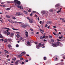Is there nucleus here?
Listing matches in <instances>:
<instances>
[{"label":"nucleus","mask_w":65,"mask_h":65,"mask_svg":"<svg viewBox=\"0 0 65 65\" xmlns=\"http://www.w3.org/2000/svg\"><path fill=\"white\" fill-rule=\"evenodd\" d=\"M20 60H23V58H20Z\"/></svg>","instance_id":"8fccbe9b"},{"label":"nucleus","mask_w":65,"mask_h":65,"mask_svg":"<svg viewBox=\"0 0 65 65\" xmlns=\"http://www.w3.org/2000/svg\"><path fill=\"white\" fill-rule=\"evenodd\" d=\"M14 34H13V33H11V37H12V36H13Z\"/></svg>","instance_id":"a878e982"},{"label":"nucleus","mask_w":65,"mask_h":65,"mask_svg":"<svg viewBox=\"0 0 65 65\" xmlns=\"http://www.w3.org/2000/svg\"><path fill=\"white\" fill-rule=\"evenodd\" d=\"M52 23V21H47V24H51Z\"/></svg>","instance_id":"39448f33"},{"label":"nucleus","mask_w":65,"mask_h":65,"mask_svg":"<svg viewBox=\"0 0 65 65\" xmlns=\"http://www.w3.org/2000/svg\"><path fill=\"white\" fill-rule=\"evenodd\" d=\"M43 41H44V42L46 41V40L45 39H44V40Z\"/></svg>","instance_id":"774afa93"},{"label":"nucleus","mask_w":65,"mask_h":65,"mask_svg":"<svg viewBox=\"0 0 65 65\" xmlns=\"http://www.w3.org/2000/svg\"><path fill=\"white\" fill-rule=\"evenodd\" d=\"M17 37L18 38H19V37H20V35H17Z\"/></svg>","instance_id":"b1692460"},{"label":"nucleus","mask_w":65,"mask_h":65,"mask_svg":"<svg viewBox=\"0 0 65 65\" xmlns=\"http://www.w3.org/2000/svg\"><path fill=\"white\" fill-rule=\"evenodd\" d=\"M29 22L31 23H33V19L31 18L30 20H29Z\"/></svg>","instance_id":"7ed1b4c3"},{"label":"nucleus","mask_w":65,"mask_h":65,"mask_svg":"<svg viewBox=\"0 0 65 65\" xmlns=\"http://www.w3.org/2000/svg\"><path fill=\"white\" fill-rule=\"evenodd\" d=\"M8 46L10 48V47H11V45H10V44L8 45Z\"/></svg>","instance_id":"c85d7f7f"},{"label":"nucleus","mask_w":65,"mask_h":65,"mask_svg":"<svg viewBox=\"0 0 65 65\" xmlns=\"http://www.w3.org/2000/svg\"><path fill=\"white\" fill-rule=\"evenodd\" d=\"M7 58H8V57H9V55H7L6 56Z\"/></svg>","instance_id":"0e129e2a"},{"label":"nucleus","mask_w":65,"mask_h":65,"mask_svg":"<svg viewBox=\"0 0 65 65\" xmlns=\"http://www.w3.org/2000/svg\"><path fill=\"white\" fill-rule=\"evenodd\" d=\"M33 32H31V34H33Z\"/></svg>","instance_id":"338daca9"},{"label":"nucleus","mask_w":65,"mask_h":65,"mask_svg":"<svg viewBox=\"0 0 65 65\" xmlns=\"http://www.w3.org/2000/svg\"><path fill=\"white\" fill-rule=\"evenodd\" d=\"M60 11H61V10H59V11H58L57 12V13H58L59 12H60Z\"/></svg>","instance_id":"5fc2aeb1"},{"label":"nucleus","mask_w":65,"mask_h":65,"mask_svg":"<svg viewBox=\"0 0 65 65\" xmlns=\"http://www.w3.org/2000/svg\"><path fill=\"white\" fill-rule=\"evenodd\" d=\"M0 38H3V36H2V35L1 34H0Z\"/></svg>","instance_id":"f3484780"},{"label":"nucleus","mask_w":65,"mask_h":65,"mask_svg":"<svg viewBox=\"0 0 65 65\" xmlns=\"http://www.w3.org/2000/svg\"><path fill=\"white\" fill-rule=\"evenodd\" d=\"M20 26L21 27H22V28H26L28 26L27 25H25L23 24H22Z\"/></svg>","instance_id":"f03ea898"},{"label":"nucleus","mask_w":65,"mask_h":65,"mask_svg":"<svg viewBox=\"0 0 65 65\" xmlns=\"http://www.w3.org/2000/svg\"><path fill=\"white\" fill-rule=\"evenodd\" d=\"M7 10H10V8H7L6 9Z\"/></svg>","instance_id":"09e8293b"},{"label":"nucleus","mask_w":65,"mask_h":65,"mask_svg":"<svg viewBox=\"0 0 65 65\" xmlns=\"http://www.w3.org/2000/svg\"><path fill=\"white\" fill-rule=\"evenodd\" d=\"M8 40L10 41H11L12 40L11 39H8Z\"/></svg>","instance_id":"a19ab883"},{"label":"nucleus","mask_w":65,"mask_h":65,"mask_svg":"<svg viewBox=\"0 0 65 65\" xmlns=\"http://www.w3.org/2000/svg\"><path fill=\"white\" fill-rule=\"evenodd\" d=\"M16 14L19 15V12H17L16 13Z\"/></svg>","instance_id":"4d7b16f0"},{"label":"nucleus","mask_w":65,"mask_h":65,"mask_svg":"<svg viewBox=\"0 0 65 65\" xmlns=\"http://www.w3.org/2000/svg\"><path fill=\"white\" fill-rule=\"evenodd\" d=\"M20 39L21 41H24V40H23V38L22 37L20 38Z\"/></svg>","instance_id":"6e6552de"},{"label":"nucleus","mask_w":65,"mask_h":65,"mask_svg":"<svg viewBox=\"0 0 65 65\" xmlns=\"http://www.w3.org/2000/svg\"><path fill=\"white\" fill-rule=\"evenodd\" d=\"M45 38V36H43V37L41 36L40 37V39H43V38Z\"/></svg>","instance_id":"20e7f679"},{"label":"nucleus","mask_w":65,"mask_h":65,"mask_svg":"<svg viewBox=\"0 0 65 65\" xmlns=\"http://www.w3.org/2000/svg\"><path fill=\"white\" fill-rule=\"evenodd\" d=\"M31 9H29L28 10V11L29 12H31Z\"/></svg>","instance_id":"c9c22d12"},{"label":"nucleus","mask_w":65,"mask_h":65,"mask_svg":"<svg viewBox=\"0 0 65 65\" xmlns=\"http://www.w3.org/2000/svg\"><path fill=\"white\" fill-rule=\"evenodd\" d=\"M19 57V58H21L22 57V55H19L18 56Z\"/></svg>","instance_id":"72a5a7b5"},{"label":"nucleus","mask_w":65,"mask_h":65,"mask_svg":"<svg viewBox=\"0 0 65 65\" xmlns=\"http://www.w3.org/2000/svg\"><path fill=\"white\" fill-rule=\"evenodd\" d=\"M24 62H22L21 63L22 64V65L23 64H24Z\"/></svg>","instance_id":"052dcab7"},{"label":"nucleus","mask_w":65,"mask_h":65,"mask_svg":"<svg viewBox=\"0 0 65 65\" xmlns=\"http://www.w3.org/2000/svg\"><path fill=\"white\" fill-rule=\"evenodd\" d=\"M8 21H9V22H11V20L9 19V20H8Z\"/></svg>","instance_id":"680f3d73"},{"label":"nucleus","mask_w":65,"mask_h":65,"mask_svg":"<svg viewBox=\"0 0 65 65\" xmlns=\"http://www.w3.org/2000/svg\"><path fill=\"white\" fill-rule=\"evenodd\" d=\"M32 13H36V11H32Z\"/></svg>","instance_id":"de8ad7c7"},{"label":"nucleus","mask_w":65,"mask_h":65,"mask_svg":"<svg viewBox=\"0 0 65 65\" xmlns=\"http://www.w3.org/2000/svg\"><path fill=\"white\" fill-rule=\"evenodd\" d=\"M27 43L28 45H30V42L29 41H28L27 42Z\"/></svg>","instance_id":"f8f14e48"},{"label":"nucleus","mask_w":65,"mask_h":65,"mask_svg":"<svg viewBox=\"0 0 65 65\" xmlns=\"http://www.w3.org/2000/svg\"><path fill=\"white\" fill-rule=\"evenodd\" d=\"M25 9H26L28 10V8L27 7H25L24 8Z\"/></svg>","instance_id":"4c0bfd02"},{"label":"nucleus","mask_w":65,"mask_h":65,"mask_svg":"<svg viewBox=\"0 0 65 65\" xmlns=\"http://www.w3.org/2000/svg\"><path fill=\"white\" fill-rule=\"evenodd\" d=\"M13 2H8L7 3H13Z\"/></svg>","instance_id":"4468645a"},{"label":"nucleus","mask_w":65,"mask_h":65,"mask_svg":"<svg viewBox=\"0 0 65 65\" xmlns=\"http://www.w3.org/2000/svg\"><path fill=\"white\" fill-rule=\"evenodd\" d=\"M45 38V39L48 38V36H45V38Z\"/></svg>","instance_id":"c756f323"},{"label":"nucleus","mask_w":65,"mask_h":65,"mask_svg":"<svg viewBox=\"0 0 65 65\" xmlns=\"http://www.w3.org/2000/svg\"><path fill=\"white\" fill-rule=\"evenodd\" d=\"M22 13L20 12H19V15H22Z\"/></svg>","instance_id":"ea45409f"},{"label":"nucleus","mask_w":65,"mask_h":65,"mask_svg":"<svg viewBox=\"0 0 65 65\" xmlns=\"http://www.w3.org/2000/svg\"><path fill=\"white\" fill-rule=\"evenodd\" d=\"M6 17L7 18H10V16H9L8 15H6Z\"/></svg>","instance_id":"9b49d317"},{"label":"nucleus","mask_w":65,"mask_h":65,"mask_svg":"<svg viewBox=\"0 0 65 65\" xmlns=\"http://www.w3.org/2000/svg\"><path fill=\"white\" fill-rule=\"evenodd\" d=\"M60 20H63V19L62 18H60Z\"/></svg>","instance_id":"69168bd1"},{"label":"nucleus","mask_w":65,"mask_h":65,"mask_svg":"<svg viewBox=\"0 0 65 65\" xmlns=\"http://www.w3.org/2000/svg\"><path fill=\"white\" fill-rule=\"evenodd\" d=\"M46 57H44V60H46Z\"/></svg>","instance_id":"37998d69"},{"label":"nucleus","mask_w":65,"mask_h":65,"mask_svg":"<svg viewBox=\"0 0 65 65\" xmlns=\"http://www.w3.org/2000/svg\"><path fill=\"white\" fill-rule=\"evenodd\" d=\"M49 37L50 38H52V37H53V36H49Z\"/></svg>","instance_id":"393cba45"},{"label":"nucleus","mask_w":65,"mask_h":65,"mask_svg":"<svg viewBox=\"0 0 65 65\" xmlns=\"http://www.w3.org/2000/svg\"><path fill=\"white\" fill-rule=\"evenodd\" d=\"M30 17H32V13H31L30 15Z\"/></svg>","instance_id":"6e6d98bb"},{"label":"nucleus","mask_w":65,"mask_h":65,"mask_svg":"<svg viewBox=\"0 0 65 65\" xmlns=\"http://www.w3.org/2000/svg\"><path fill=\"white\" fill-rule=\"evenodd\" d=\"M60 6L59 4H57L55 5V7H58V6Z\"/></svg>","instance_id":"1a4fd4ad"},{"label":"nucleus","mask_w":65,"mask_h":65,"mask_svg":"<svg viewBox=\"0 0 65 65\" xmlns=\"http://www.w3.org/2000/svg\"><path fill=\"white\" fill-rule=\"evenodd\" d=\"M53 45L54 47H57V46H58V45H57V44L56 43L54 44Z\"/></svg>","instance_id":"423d86ee"},{"label":"nucleus","mask_w":65,"mask_h":65,"mask_svg":"<svg viewBox=\"0 0 65 65\" xmlns=\"http://www.w3.org/2000/svg\"><path fill=\"white\" fill-rule=\"evenodd\" d=\"M4 29H7V30H10V29L8 28H4Z\"/></svg>","instance_id":"4be33fe9"},{"label":"nucleus","mask_w":65,"mask_h":65,"mask_svg":"<svg viewBox=\"0 0 65 65\" xmlns=\"http://www.w3.org/2000/svg\"><path fill=\"white\" fill-rule=\"evenodd\" d=\"M50 41H51V42H54V40L53 39L51 40Z\"/></svg>","instance_id":"ddd939ff"},{"label":"nucleus","mask_w":65,"mask_h":65,"mask_svg":"<svg viewBox=\"0 0 65 65\" xmlns=\"http://www.w3.org/2000/svg\"><path fill=\"white\" fill-rule=\"evenodd\" d=\"M48 25L47 24H46L45 25V27H47Z\"/></svg>","instance_id":"3c124183"},{"label":"nucleus","mask_w":65,"mask_h":65,"mask_svg":"<svg viewBox=\"0 0 65 65\" xmlns=\"http://www.w3.org/2000/svg\"><path fill=\"white\" fill-rule=\"evenodd\" d=\"M35 15L36 17V18H37V17H38L37 15L36 14H35Z\"/></svg>","instance_id":"bf43d9fd"},{"label":"nucleus","mask_w":65,"mask_h":65,"mask_svg":"<svg viewBox=\"0 0 65 65\" xmlns=\"http://www.w3.org/2000/svg\"><path fill=\"white\" fill-rule=\"evenodd\" d=\"M35 44H37V42H35Z\"/></svg>","instance_id":"603ef678"},{"label":"nucleus","mask_w":65,"mask_h":65,"mask_svg":"<svg viewBox=\"0 0 65 65\" xmlns=\"http://www.w3.org/2000/svg\"><path fill=\"white\" fill-rule=\"evenodd\" d=\"M25 35L26 37H28V35L27 34H25Z\"/></svg>","instance_id":"e433bc0d"},{"label":"nucleus","mask_w":65,"mask_h":65,"mask_svg":"<svg viewBox=\"0 0 65 65\" xmlns=\"http://www.w3.org/2000/svg\"><path fill=\"white\" fill-rule=\"evenodd\" d=\"M10 22L12 24H13V23H14V22H13V21L11 20V22Z\"/></svg>","instance_id":"cd10ccee"},{"label":"nucleus","mask_w":65,"mask_h":65,"mask_svg":"<svg viewBox=\"0 0 65 65\" xmlns=\"http://www.w3.org/2000/svg\"><path fill=\"white\" fill-rule=\"evenodd\" d=\"M36 47L37 48H39V47L38 45L36 46Z\"/></svg>","instance_id":"5701e85b"},{"label":"nucleus","mask_w":65,"mask_h":65,"mask_svg":"<svg viewBox=\"0 0 65 65\" xmlns=\"http://www.w3.org/2000/svg\"><path fill=\"white\" fill-rule=\"evenodd\" d=\"M44 43H43L42 44H41V46H44Z\"/></svg>","instance_id":"a18cd8bd"},{"label":"nucleus","mask_w":65,"mask_h":65,"mask_svg":"<svg viewBox=\"0 0 65 65\" xmlns=\"http://www.w3.org/2000/svg\"><path fill=\"white\" fill-rule=\"evenodd\" d=\"M4 51H5V53H7V54H8L9 53V52H8L7 50H5Z\"/></svg>","instance_id":"2eb2a0df"},{"label":"nucleus","mask_w":65,"mask_h":65,"mask_svg":"<svg viewBox=\"0 0 65 65\" xmlns=\"http://www.w3.org/2000/svg\"><path fill=\"white\" fill-rule=\"evenodd\" d=\"M17 7H18V8H20V6H19V5H18L17 6Z\"/></svg>","instance_id":"13d9d810"},{"label":"nucleus","mask_w":65,"mask_h":65,"mask_svg":"<svg viewBox=\"0 0 65 65\" xmlns=\"http://www.w3.org/2000/svg\"><path fill=\"white\" fill-rule=\"evenodd\" d=\"M13 30H18V29H15L14 28H13Z\"/></svg>","instance_id":"c03bdc74"},{"label":"nucleus","mask_w":65,"mask_h":65,"mask_svg":"<svg viewBox=\"0 0 65 65\" xmlns=\"http://www.w3.org/2000/svg\"><path fill=\"white\" fill-rule=\"evenodd\" d=\"M19 8L20 9H23V7L21 6H20Z\"/></svg>","instance_id":"58836bf2"},{"label":"nucleus","mask_w":65,"mask_h":65,"mask_svg":"<svg viewBox=\"0 0 65 65\" xmlns=\"http://www.w3.org/2000/svg\"><path fill=\"white\" fill-rule=\"evenodd\" d=\"M7 35H9L10 34V32H7Z\"/></svg>","instance_id":"473e14b6"},{"label":"nucleus","mask_w":65,"mask_h":65,"mask_svg":"<svg viewBox=\"0 0 65 65\" xmlns=\"http://www.w3.org/2000/svg\"><path fill=\"white\" fill-rule=\"evenodd\" d=\"M41 13H43V14H45V11H41Z\"/></svg>","instance_id":"a211bd4d"},{"label":"nucleus","mask_w":65,"mask_h":65,"mask_svg":"<svg viewBox=\"0 0 65 65\" xmlns=\"http://www.w3.org/2000/svg\"><path fill=\"white\" fill-rule=\"evenodd\" d=\"M38 46L39 47L41 46V43H39V45Z\"/></svg>","instance_id":"6ab92c4d"},{"label":"nucleus","mask_w":65,"mask_h":65,"mask_svg":"<svg viewBox=\"0 0 65 65\" xmlns=\"http://www.w3.org/2000/svg\"><path fill=\"white\" fill-rule=\"evenodd\" d=\"M60 42H59V41H58V42H57L56 43L57 45H59V44H60Z\"/></svg>","instance_id":"9d476101"},{"label":"nucleus","mask_w":65,"mask_h":65,"mask_svg":"<svg viewBox=\"0 0 65 65\" xmlns=\"http://www.w3.org/2000/svg\"><path fill=\"white\" fill-rule=\"evenodd\" d=\"M62 38H63V36H61V37H59V39H62Z\"/></svg>","instance_id":"412c9836"},{"label":"nucleus","mask_w":65,"mask_h":65,"mask_svg":"<svg viewBox=\"0 0 65 65\" xmlns=\"http://www.w3.org/2000/svg\"><path fill=\"white\" fill-rule=\"evenodd\" d=\"M62 58L63 59H65V57L64 56H63L62 57Z\"/></svg>","instance_id":"49530a36"},{"label":"nucleus","mask_w":65,"mask_h":65,"mask_svg":"<svg viewBox=\"0 0 65 65\" xmlns=\"http://www.w3.org/2000/svg\"><path fill=\"white\" fill-rule=\"evenodd\" d=\"M16 46L17 47H19V45H18V44H17L16 45Z\"/></svg>","instance_id":"f704fd0d"},{"label":"nucleus","mask_w":65,"mask_h":65,"mask_svg":"<svg viewBox=\"0 0 65 65\" xmlns=\"http://www.w3.org/2000/svg\"><path fill=\"white\" fill-rule=\"evenodd\" d=\"M14 3L15 4H17L18 5H20L21 4V2L18 0H14Z\"/></svg>","instance_id":"f257e3e1"},{"label":"nucleus","mask_w":65,"mask_h":65,"mask_svg":"<svg viewBox=\"0 0 65 65\" xmlns=\"http://www.w3.org/2000/svg\"><path fill=\"white\" fill-rule=\"evenodd\" d=\"M50 12H53V10H50Z\"/></svg>","instance_id":"864d4df0"},{"label":"nucleus","mask_w":65,"mask_h":65,"mask_svg":"<svg viewBox=\"0 0 65 65\" xmlns=\"http://www.w3.org/2000/svg\"><path fill=\"white\" fill-rule=\"evenodd\" d=\"M4 41H5V42H7V40H6V39H5V40Z\"/></svg>","instance_id":"79ce46f5"},{"label":"nucleus","mask_w":65,"mask_h":65,"mask_svg":"<svg viewBox=\"0 0 65 65\" xmlns=\"http://www.w3.org/2000/svg\"><path fill=\"white\" fill-rule=\"evenodd\" d=\"M21 54L22 55H25V53L24 52H22L21 53Z\"/></svg>","instance_id":"7c9ffc66"},{"label":"nucleus","mask_w":65,"mask_h":65,"mask_svg":"<svg viewBox=\"0 0 65 65\" xmlns=\"http://www.w3.org/2000/svg\"><path fill=\"white\" fill-rule=\"evenodd\" d=\"M12 18L14 20H15V19H17V18H15V17H12Z\"/></svg>","instance_id":"aec40b11"},{"label":"nucleus","mask_w":65,"mask_h":65,"mask_svg":"<svg viewBox=\"0 0 65 65\" xmlns=\"http://www.w3.org/2000/svg\"><path fill=\"white\" fill-rule=\"evenodd\" d=\"M15 65H18L19 64V61H16L15 62Z\"/></svg>","instance_id":"0eeeda50"},{"label":"nucleus","mask_w":65,"mask_h":65,"mask_svg":"<svg viewBox=\"0 0 65 65\" xmlns=\"http://www.w3.org/2000/svg\"><path fill=\"white\" fill-rule=\"evenodd\" d=\"M27 19L28 20H31L32 18H29V17H27Z\"/></svg>","instance_id":"2f4dec72"},{"label":"nucleus","mask_w":65,"mask_h":65,"mask_svg":"<svg viewBox=\"0 0 65 65\" xmlns=\"http://www.w3.org/2000/svg\"><path fill=\"white\" fill-rule=\"evenodd\" d=\"M40 31H42V32H44V30L43 29H40Z\"/></svg>","instance_id":"bb28decb"},{"label":"nucleus","mask_w":65,"mask_h":65,"mask_svg":"<svg viewBox=\"0 0 65 65\" xmlns=\"http://www.w3.org/2000/svg\"><path fill=\"white\" fill-rule=\"evenodd\" d=\"M24 13H25L26 14L28 13V12H27L26 11H24Z\"/></svg>","instance_id":"dca6fc26"},{"label":"nucleus","mask_w":65,"mask_h":65,"mask_svg":"<svg viewBox=\"0 0 65 65\" xmlns=\"http://www.w3.org/2000/svg\"><path fill=\"white\" fill-rule=\"evenodd\" d=\"M62 22H65V20H64V19H63V20H62Z\"/></svg>","instance_id":"e2e57ef3"}]
</instances>
